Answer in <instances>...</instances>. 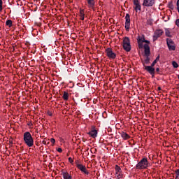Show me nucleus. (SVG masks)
Returning a JSON list of instances; mask_svg holds the SVG:
<instances>
[{
  "instance_id": "nucleus-36",
  "label": "nucleus",
  "mask_w": 179,
  "mask_h": 179,
  "mask_svg": "<svg viewBox=\"0 0 179 179\" xmlns=\"http://www.w3.org/2000/svg\"><path fill=\"white\" fill-rule=\"evenodd\" d=\"M176 6H177V9H179V0H178L176 2Z\"/></svg>"
},
{
  "instance_id": "nucleus-28",
  "label": "nucleus",
  "mask_w": 179,
  "mask_h": 179,
  "mask_svg": "<svg viewBox=\"0 0 179 179\" xmlns=\"http://www.w3.org/2000/svg\"><path fill=\"white\" fill-rule=\"evenodd\" d=\"M175 173L176 174L175 179H178L179 178V169H176L175 171Z\"/></svg>"
},
{
  "instance_id": "nucleus-40",
  "label": "nucleus",
  "mask_w": 179,
  "mask_h": 179,
  "mask_svg": "<svg viewBox=\"0 0 179 179\" xmlns=\"http://www.w3.org/2000/svg\"><path fill=\"white\" fill-rule=\"evenodd\" d=\"M42 143H43V145H47V141H43Z\"/></svg>"
},
{
  "instance_id": "nucleus-42",
  "label": "nucleus",
  "mask_w": 179,
  "mask_h": 179,
  "mask_svg": "<svg viewBox=\"0 0 179 179\" xmlns=\"http://www.w3.org/2000/svg\"><path fill=\"white\" fill-rule=\"evenodd\" d=\"M28 125H29V126H30V124H29Z\"/></svg>"
},
{
  "instance_id": "nucleus-41",
  "label": "nucleus",
  "mask_w": 179,
  "mask_h": 179,
  "mask_svg": "<svg viewBox=\"0 0 179 179\" xmlns=\"http://www.w3.org/2000/svg\"><path fill=\"white\" fill-rule=\"evenodd\" d=\"M158 90H162V87H159Z\"/></svg>"
},
{
  "instance_id": "nucleus-39",
  "label": "nucleus",
  "mask_w": 179,
  "mask_h": 179,
  "mask_svg": "<svg viewBox=\"0 0 179 179\" xmlns=\"http://www.w3.org/2000/svg\"><path fill=\"white\" fill-rule=\"evenodd\" d=\"M80 20H85V16H80Z\"/></svg>"
},
{
  "instance_id": "nucleus-12",
  "label": "nucleus",
  "mask_w": 179,
  "mask_h": 179,
  "mask_svg": "<svg viewBox=\"0 0 179 179\" xmlns=\"http://www.w3.org/2000/svg\"><path fill=\"white\" fill-rule=\"evenodd\" d=\"M88 135H90V136H92V138H97V130H96L94 129L91 130L88 133Z\"/></svg>"
},
{
  "instance_id": "nucleus-9",
  "label": "nucleus",
  "mask_w": 179,
  "mask_h": 179,
  "mask_svg": "<svg viewBox=\"0 0 179 179\" xmlns=\"http://www.w3.org/2000/svg\"><path fill=\"white\" fill-rule=\"evenodd\" d=\"M77 167L82 171V173H84V174H86L87 176H89V171L86 169V166H83L80 164H77Z\"/></svg>"
},
{
  "instance_id": "nucleus-10",
  "label": "nucleus",
  "mask_w": 179,
  "mask_h": 179,
  "mask_svg": "<svg viewBox=\"0 0 179 179\" xmlns=\"http://www.w3.org/2000/svg\"><path fill=\"white\" fill-rule=\"evenodd\" d=\"M155 3V0H144L143 3V6L150 7L153 6Z\"/></svg>"
},
{
  "instance_id": "nucleus-6",
  "label": "nucleus",
  "mask_w": 179,
  "mask_h": 179,
  "mask_svg": "<svg viewBox=\"0 0 179 179\" xmlns=\"http://www.w3.org/2000/svg\"><path fill=\"white\" fill-rule=\"evenodd\" d=\"M105 52L108 58H110V59H115V58H117V55L113 52V49L110 48H106Z\"/></svg>"
},
{
  "instance_id": "nucleus-15",
  "label": "nucleus",
  "mask_w": 179,
  "mask_h": 179,
  "mask_svg": "<svg viewBox=\"0 0 179 179\" xmlns=\"http://www.w3.org/2000/svg\"><path fill=\"white\" fill-rule=\"evenodd\" d=\"M154 34L158 37H162V36H163V30L162 29H157Z\"/></svg>"
},
{
  "instance_id": "nucleus-2",
  "label": "nucleus",
  "mask_w": 179,
  "mask_h": 179,
  "mask_svg": "<svg viewBox=\"0 0 179 179\" xmlns=\"http://www.w3.org/2000/svg\"><path fill=\"white\" fill-rule=\"evenodd\" d=\"M143 47L145 59L143 62V65L145 66V65H149V64H150V57H149L150 56V47H149L148 44H145Z\"/></svg>"
},
{
  "instance_id": "nucleus-4",
  "label": "nucleus",
  "mask_w": 179,
  "mask_h": 179,
  "mask_svg": "<svg viewBox=\"0 0 179 179\" xmlns=\"http://www.w3.org/2000/svg\"><path fill=\"white\" fill-rule=\"evenodd\" d=\"M123 49L127 52H129L131 51V40L127 36H125L123 39Z\"/></svg>"
},
{
  "instance_id": "nucleus-20",
  "label": "nucleus",
  "mask_w": 179,
  "mask_h": 179,
  "mask_svg": "<svg viewBox=\"0 0 179 179\" xmlns=\"http://www.w3.org/2000/svg\"><path fill=\"white\" fill-rule=\"evenodd\" d=\"M90 8H94V0H87Z\"/></svg>"
},
{
  "instance_id": "nucleus-33",
  "label": "nucleus",
  "mask_w": 179,
  "mask_h": 179,
  "mask_svg": "<svg viewBox=\"0 0 179 179\" xmlns=\"http://www.w3.org/2000/svg\"><path fill=\"white\" fill-rule=\"evenodd\" d=\"M69 163H73V159H72V157H69Z\"/></svg>"
},
{
  "instance_id": "nucleus-1",
  "label": "nucleus",
  "mask_w": 179,
  "mask_h": 179,
  "mask_svg": "<svg viewBox=\"0 0 179 179\" xmlns=\"http://www.w3.org/2000/svg\"><path fill=\"white\" fill-rule=\"evenodd\" d=\"M24 142L28 148H32L34 145V139L33 138V136H31V134L29 131H26L24 133Z\"/></svg>"
},
{
  "instance_id": "nucleus-38",
  "label": "nucleus",
  "mask_w": 179,
  "mask_h": 179,
  "mask_svg": "<svg viewBox=\"0 0 179 179\" xmlns=\"http://www.w3.org/2000/svg\"><path fill=\"white\" fill-rule=\"evenodd\" d=\"M156 72H157L158 73H159V72H160V69L157 68V69H156Z\"/></svg>"
},
{
  "instance_id": "nucleus-26",
  "label": "nucleus",
  "mask_w": 179,
  "mask_h": 179,
  "mask_svg": "<svg viewBox=\"0 0 179 179\" xmlns=\"http://www.w3.org/2000/svg\"><path fill=\"white\" fill-rule=\"evenodd\" d=\"M147 24H149L150 26H152L153 24V20L152 19H148L147 20Z\"/></svg>"
},
{
  "instance_id": "nucleus-23",
  "label": "nucleus",
  "mask_w": 179,
  "mask_h": 179,
  "mask_svg": "<svg viewBox=\"0 0 179 179\" xmlns=\"http://www.w3.org/2000/svg\"><path fill=\"white\" fill-rule=\"evenodd\" d=\"M12 21L10 20H8L6 22V26H8V27H12Z\"/></svg>"
},
{
  "instance_id": "nucleus-37",
  "label": "nucleus",
  "mask_w": 179,
  "mask_h": 179,
  "mask_svg": "<svg viewBox=\"0 0 179 179\" xmlns=\"http://www.w3.org/2000/svg\"><path fill=\"white\" fill-rule=\"evenodd\" d=\"M57 152H59V153H62V148H58Z\"/></svg>"
},
{
  "instance_id": "nucleus-22",
  "label": "nucleus",
  "mask_w": 179,
  "mask_h": 179,
  "mask_svg": "<svg viewBox=\"0 0 179 179\" xmlns=\"http://www.w3.org/2000/svg\"><path fill=\"white\" fill-rule=\"evenodd\" d=\"M168 8H169V9L171 10H174V5H173V2L171 1L168 3Z\"/></svg>"
},
{
  "instance_id": "nucleus-35",
  "label": "nucleus",
  "mask_w": 179,
  "mask_h": 179,
  "mask_svg": "<svg viewBox=\"0 0 179 179\" xmlns=\"http://www.w3.org/2000/svg\"><path fill=\"white\" fill-rule=\"evenodd\" d=\"M143 41H144L143 43H146V44H150V41H149L148 40L145 39Z\"/></svg>"
},
{
  "instance_id": "nucleus-19",
  "label": "nucleus",
  "mask_w": 179,
  "mask_h": 179,
  "mask_svg": "<svg viewBox=\"0 0 179 179\" xmlns=\"http://www.w3.org/2000/svg\"><path fill=\"white\" fill-rule=\"evenodd\" d=\"M160 60V55H158L156 59L153 61V62L151 64L152 66H155L157 62Z\"/></svg>"
},
{
  "instance_id": "nucleus-11",
  "label": "nucleus",
  "mask_w": 179,
  "mask_h": 179,
  "mask_svg": "<svg viewBox=\"0 0 179 179\" xmlns=\"http://www.w3.org/2000/svg\"><path fill=\"white\" fill-rule=\"evenodd\" d=\"M134 5L135 6L134 8L136 12L141 10V3L139 0H134Z\"/></svg>"
},
{
  "instance_id": "nucleus-21",
  "label": "nucleus",
  "mask_w": 179,
  "mask_h": 179,
  "mask_svg": "<svg viewBox=\"0 0 179 179\" xmlns=\"http://www.w3.org/2000/svg\"><path fill=\"white\" fill-rule=\"evenodd\" d=\"M165 35L166 36V37H171L169 29H165Z\"/></svg>"
},
{
  "instance_id": "nucleus-25",
  "label": "nucleus",
  "mask_w": 179,
  "mask_h": 179,
  "mask_svg": "<svg viewBox=\"0 0 179 179\" xmlns=\"http://www.w3.org/2000/svg\"><path fill=\"white\" fill-rule=\"evenodd\" d=\"M116 178L117 179H120V178H122V177L124 176V175L122 174V172L120 173H117V175H115Z\"/></svg>"
},
{
  "instance_id": "nucleus-30",
  "label": "nucleus",
  "mask_w": 179,
  "mask_h": 179,
  "mask_svg": "<svg viewBox=\"0 0 179 179\" xmlns=\"http://www.w3.org/2000/svg\"><path fill=\"white\" fill-rule=\"evenodd\" d=\"M159 38V36H157V35L154 34L153 36V41H156Z\"/></svg>"
},
{
  "instance_id": "nucleus-17",
  "label": "nucleus",
  "mask_w": 179,
  "mask_h": 179,
  "mask_svg": "<svg viewBox=\"0 0 179 179\" xmlns=\"http://www.w3.org/2000/svg\"><path fill=\"white\" fill-rule=\"evenodd\" d=\"M145 41V35L138 36L137 41H140L141 43H144Z\"/></svg>"
},
{
  "instance_id": "nucleus-24",
  "label": "nucleus",
  "mask_w": 179,
  "mask_h": 179,
  "mask_svg": "<svg viewBox=\"0 0 179 179\" xmlns=\"http://www.w3.org/2000/svg\"><path fill=\"white\" fill-rule=\"evenodd\" d=\"M137 43L138 44V48H140V50L143 48V42L137 41Z\"/></svg>"
},
{
  "instance_id": "nucleus-18",
  "label": "nucleus",
  "mask_w": 179,
  "mask_h": 179,
  "mask_svg": "<svg viewBox=\"0 0 179 179\" xmlns=\"http://www.w3.org/2000/svg\"><path fill=\"white\" fill-rule=\"evenodd\" d=\"M62 99L65 101H67L69 99V94L66 92H64Z\"/></svg>"
},
{
  "instance_id": "nucleus-29",
  "label": "nucleus",
  "mask_w": 179,
  "mask_h": 179,
  "mask_svg": "<svg viewBox=\"0 0 179 179\" xmlns=\"http://www.w3.org/2000/svg\"><path fill=\"white\" fill-rule=\"evenodd\" d=\"M80 16H85V10H80Z\"/></svg>"
},
{
  "instance_id": "nucleus-27",
  "label": "nucleus",
  "mask_w": 179,
  "mask_h": 179,
  "mask_svg": "<svg viewBox=\"0 0 179 179\" xmlns=\"http://www.w3.org/2000/svg\"><path fill=\"white\" fill-rule=\"evenodd\" d=\"M172 65L173 68H178V64L177 63V62H172Z\"/></svg>"
},
{
  "instance_id": "nucleus-34",
  "label": "nucleus",
  "mask_w": 179,
  "mask_h": 179,
  "mask_svg": "<svg viewBox=\"0 0 179 179\" xmlns=\"http://www.w3.org/2000/svg\"><path fill=\"white\" fill-rule=\"evenodd\" d=\"M176 24L178 26V27H179V19L176 20Z\"/></svg>"
},
{
  "instance_id": "nucleus-3",
  "label": "nucleus",
  "mask_w": 179,
  "mask_h": 179,
  "mask_svg": "<svg viewBox=\"0 0 179 179\" xmlns=\"http://www.w3.org/2000/svg\"><path fill=\"white\" fill-rule=\"evenodd\" d=\"M150 166V163L148 161V158H143L136 166V169L138 170H142L143 169H148Z\"/></svg>"
},
{
  "instance_id": "nucleus-7",
  "label": "nucleus",
  "mask_w": 179,
  "mask_h": 179,
  "mask_svg": "<svg viewBox=\"0 0 179 179\" xmlns=\"http://www.w3.org/2000/svg\"><path fill=\"white\" fill-rule=\"evenodd\" d=\"M166 44L168 45L169 50L171 51H176V45L174 44V41H173L171 38H166Z\"/></svg>"
},
{
  "instance_id": "nucleus-14",
  "label": "nucleus",
  "mask_w": 179,
  "mask_h": 179,
  "mask_svg": "<svg viewBox=\"0 0 179 179\" xmlns=\"http://www.w3.org/2000/svg\"><path fill=\"white\" fill-rule=\"evenodd\" d=\"M115 176H117V174L122 173V169H121V167H120V166L115 165Z\"/></svg>"
},
{
  "instance_id": "nucleus-13",
  "label": "nucleus",
  "mask_w": 179,
  "mask_h": 179,
  "mask_svg": "<svg viewBox=\"0 0 179 179\" xmlns=\"http://www.w3.org/2000/svg\"><path fill=\"white\" fill-rule=\"evenodd\" d=\"M120 135L122 137V138L124 139V141H127V140H128V139H129L131 138V136H129L128 134H127L126 132H124V131H122L120 134Z\"/></svg>"
},
{
  "instance_id": "nucleus-31",
  "label": "nucleus",
  "mask_w": 179,
  "mask_h": 179,
  "mask_svg": "<svg viewBox=\"0 0 179 179\" xmlns=\"http://www.w3.org/2000/svg\"><path fill=\"white\" fill-rule=\"evenodd\" d=\"M2 4H3L2 0H0V12L2 11Z\"/></svg>"
},
{
  "instance_id": "nucleus-8",
  "label": "nucleus",
  "mask_w": 179,
  "mask_h": 179,
  "mask_svg": "<svg viewBox=\"0 0 179 179\" xmlns=\"http://www.w3.org/2000/svg\"><path fill=\"white\" fill-rule=\"evenodd\" d=\"M131 27V16L127 13L125 16V29L127 31H129Z\"/></svg>"
},
{
  "instance_id": "nucleus-5",
  "label": "nucleus",
  "mask_w": 179,
  "mask_h": 179,
  "mask_svg": "<svg viewBox=\"0 0 179 179\" xmlns=\"http://www.w3.org/2000/svg\"><path fill=\"white\" fill-rule=\"evenodd\" d=\"M144 69H145V71L148 72V73H150V75L152 76V78H155V73H156V69H155V66L144 65Z\"/></svg>"
},
{
  "instance_id": "nucleus-16",
  "label": "nucleus",
  "mask_w": 179,
  "mask_h": 179,
  "mask_svg": "<svg viewBox=\"0 0 179 179\" xmlns=\"http://www.w3.org/2000/svg\"><path fill=\"white\" fill-rule=\"evenodd\" d=\"M63 178L64 179H72V176L69 175V173L68 172H62Z\"/></svg>"
},
{
  "instance_id": "nucleus-32",
  "label": "nucleus",
  "mask_w": 179,
  "mask_h": 179,
  "mask_svg": "<svg viewBox=\"0 0 179 179\" xmlns=\"http://www.w3.org/2000/svg\"><path fill=\"white\" fill-rule=\"evenodd\" d=\"M50 142L52 143V145L55 144V140L54 138H51Z\"/></svg>"
}]
</instances>
